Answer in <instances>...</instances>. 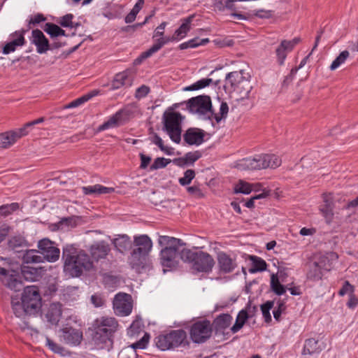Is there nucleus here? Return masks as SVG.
I'll return each mask as SVG.
<instances>
[{
    "label": "nucleus",
    "mask_w": 358,
    "mask_h": 358,
    "mask_svg": "<svg viewBox=\"0 0 358 358\" xmlns=\"http://www.w3.org/2000/svg\"><path fill=\"white\" fill-rule=\"evenodd\" d=\"M59 27L55 24L47 22L43 27V30L49 34L51 38H56L58 37Z\"/></svg>",
    "instance_id": "obj_55"
},
{
    "label": "nucleus",
    "mask_w": 358,
    "mask_h": 358,
    "mask_svg": "<svg viewBox=\"0 0 358 358\" xmlns=\"http://www.w3.org/2000/svg\"><path fill=\"white\" fill-rule=\"evenodd\" d=\"M241 78L240 73L237 71L230 72L227 74L225 85L230 86L231 88L234 87L239 82Z\"/></svg>",
    "instance_id": "obj_49"
},
{
    "label": "nucleus",
    "mask_w": 358,
    "mask_h": 358,
    "mask_svg": "<svg viewBox=\"0 0 358 358\" xmlns=\"http://www.w3.org/2000/svg\"><path fill=\"white\" fill-rule=\"evenodd\" d=\"M350 56L348 50L342 51L339 55L332 62L329 69L331 71H334L345 62Z\"/></svg>",
    "instance_id": "obj_44"
},
{
    "label": "nucleus",
    "mask_w": 358,
    "mask_h": 358,
    "mask_svg": "<svg viewBox=\"0 0 358 358\" xmlns=\"http://www.w3.org/2000/svg\"><path fill=\"white\" fill-rule=\"evenodd\" d=\"M248 320V316L245 310H241L238 313L236 319L235 324L231 327V331L233 334L237 333L240 329L243 328L245 322Z\"/></svg>",
    "instance_id": "obj_39"
},
{
    "label": "nucleus",
    "mask_w": 358,
    "mask_h": 358,
    "mask_svg": "<svg viewBox=\"0 0 358 358\" xmlns=\"http://www.w3.org/2000/svg\"><path fill=\"white\" fill-rule=\"evenodd\" d=\"M253 15L257 17L262 19H267L270 18L272 15L271 10H264V9H259L253 10Z\"/></svg>",
    "instance_id": "obj_60"
},
{
    "label": "nucleus",
    "mask_w": 358,
    "mask_h": 358,
    "mask_svg": "<svg viewBox=\"0 0 358 358\" xmlns=\"http://www.w3.org/2000/svg\"><path fill=\"white\" fill-rule=\"evenodd\" d=\"M147 257V255L138 252L136 250L134 249L129 257V263L132 268L138 271L145 267Z\"/></svg>",
    "instance_id": "obj_23"
},
{
    "label": "nucleus",
    "mask_w": 358,
    "mask_h": 358,
    "mask_svg": "<svg viewBox=\"0 0 358 358\" xmlns=\"http://www.w3.org/2000/svg\"><path fill=\"white\" fill-rule=\"evenodd\" d=\"M150 92V88L146 85H141L136 89L135 97L137 99H141L145 97Z\"/></svg>",
    "instance_id": "obj_61"
},
{
    "label": "nucleus",
    "mask_w": 358,
    "mask_h": 358,
    "mask_svg": "<svg viewBox=\"0 0 358 358\" xmlns=\"http://www.w3.org/2000/svg\"><path fill=\"white\" fill-rule=\"evenodd\" d=\"M64 272L69 278L79 277L84 271L90 270L93 264L90 257L82 252H78L72 245L63 249Z\"/></svg>",
    "instance_id": "obj_1"
},
{
    "label": "nucleus",
    "mask_w": 358,
    "mask_h": 358,
    "mask_svg": "<svg viewBox=\"0 0 358 358\" xmlns=\"http://www.w3.org/2000/svg\"><path fill=\"white\" fill-rule=\"evenodd\" d=\"M233 317L227 313H222L216 317L213 320L212 327L213 326L216 334L223 333L231 324Z\"/></svg>",
    "instance_id": "obj_22"
},
{
    "label": "nucleus",
    "mask_w": 358,
    "mask_h": 358,
    "mask_svg": "<svg viewBox=\"0 0 358 358\" xmlns=\"http://www.w3.org/2000/svg\"><path fill=\"white\" fill-rule=\"evenodd\" d=\"M182 249L180 247H176L173 248H163L160 252V259L161 264L164 267V272L166 271L165 268H173L178 263V257H180V252Z\"/></svg>",
    "instance_id": "obj_11"
},
{
    "label": "nucleus",
    "mask_w": 358,
    "mask_h": 358,
    "mask_svg": "<svg viewBox=\"0 0 358 358\" xmlns=\"http://www.w3.org/2000/svg\"><path fill=\"white\" fill-rule=\"evenodd\" d=\"M194 17V15H192L185 18L182 20V23L181 24L180 27L175 31V35L177 36L179 41L185 38L188 31L190 30L191 23L193 20Z\"/></svg>",
    "instance_id": "obj_34"
},
{
    "label": "nucleus",
    "mask_w": 358,
    "mask_h": 358,
    "mask_svg": "<svg viewBox=\"0 0 358 358\" xmlns=\"http://www.w3.org/2000/svg\"><path fill=\"white\" fill-rule=\"evenodd\" d=\"M323 270L319 266L315 261L309 264V270L307 273V277L308 279L317 281L322 279L323 275Z\"/></svg>",
    "instance_id": "obj_36"
},
{
    "label": "nucleus",
    "mask_w": 358,
    "mask_h": 358,
    "mask_svg": "<svg viewBox=\"0 0 358 358\" xmlns=\"http://www.w3.org/2000/svg\"><path fill=\"white\" fill-rule=\"evenodd\" d=\"M132 79L128 76L127 72H121L115 75L112 84V90H117L123 86H131Z\"/></svg>",
    "instance_id": "obj_28"
},
{
    "label": "nucleus",
    "mask_w": 358,
    "mask_h": 358,
    "mask_svg": "<svg viewBox=\"0 0 358 358\" xmlns=\"http://www.w3.org/2000/svg\"><path fill=\"white\" fill-rule=\"evenodd\" d=\"M38 247L41 250V255L44 257V259L50 262L57 261L59 257V249L55 246V243L48 238L41 240L38 243Z\"/></svg>",
    "instance_id": "obj_12"
},
{
    "label": "nucleus",
    "mask_w": 358,
    "mask_h": 358,
    "mask_svg": "<svg viewBox=\"0 0 358 358\" xmlns=\"http://www.w3.org/2000/svg\"><path fill=\"white\" fill-rule=\"evenodd\" d=\"M203 152L200 150H196L194 152H189L185 155V159L188 165H192L195 162L202 157Z\"/></svg>",
    "instance_id": "obj_54"
},
{
    "label": "nucleus",
    "mask_w": 358,
    "mask_h": 358,
    "mask_svg": "<svg viewBox=\"0 0 358 358\" xmlns=\"http://www.w3.org/2000/svg\"><path fill=\"white\" fill-rule=\"evenodd\" d=\"M122 117L121 112H117L110 119L99 127V131H103L108 128H112L117 126L118 122L120 121Z\"/></svg>",
    "instance_id": "obj_41"
},
{
    "label": "nucleus",
    "mask_w": 358,
    "mask_h": 358,
    "mask_svg": "<svg viewBox=\"0 0 358 358\" xmlns=\"http://www.w3.org/2000/svg\"><path fill=\"white\" fill-rule=\"evenodd\" d=\"M62 314V304L59 303H53L50 304L45 316L50 324L56 325L59 322Z\"/></svg>",
    "instance_id": "obj_26"
},
{
    "label": "nucleus",
    "mask_w": 358,
    "mask_h": 358,
    "mask_svg": "<svg viewBox=\"0 0 358 358\" xmlns=\"http://www.w3.org/2000/svg\"><path fill=\"white\" fill-rule=\"evenodd\" d=\"M187 192L189 194L197 197V198H201L203 196V194L202 193L200 188L196 185H193L191 187H187Z\"/></svg>",
    "instance_id": "obj_63"
},
{
    "label": "nucleus",
    "mask_w": 358,
    "mask_h": 358,
    "mask_svg": "<svg viewBox=\"0 0 358 358\" xmlns=\"http://www.w3.org/2000/svg\"><path fill=\"white\" fill-rule=\"evenodd\" d=\"M61 341L70 345H78L83 339V332L71 327H65L61 329Z\"/></svg>",
    "instance_id": "obj_14"
},
{
    "label": "nucleus",
    "mask_w": 358,
    "mask_h": 358,
    "mask_svg": "<svg viewBox=\"0 0 358 358\" xmlns=\"http://www.w3.org/2000/svg\"><path fill=\"white\" fill-rule=\"evenodd\" d=\"M42 273V268H34L32 266H23L22 274L27 281H37Z\"/></svg>",
    "instance_id": "obj_30"
},
{
    "label": "nucleus",
    "mask_w": 358,
    "mask_h": 358,
    "mask_svg": "<svg viewBox=\"0 0 358 358\" xmlns=\"http://www.w3.org/2000/svg\"><path fill=\"white\" fill-rule=\"evenodd\" d=\"M273 305L274 302L273 301H267L266 303L261 306L262 315L266 322H270L271 321L270 310L273 307Z\"/></svg>",
    "instance_id": "obj_50"
},
{
    "label": "nucleus",
    "mask_w": 358,
    "mask_h": 358,
    "mask_svg": "<svg viewBox=\"0 0 358 358\" xmlns=\"http://www.w3.org/2000/svg\"><path fill=\"white\" fill-rule=\"evenodd\" d=\"M281 164V159L273 154L256 155L241 159L237 164L241 170H261L267 168L275 169Z\"/></svg>",
    "instance_id": "obj_4"
},
{
    "label": "nucleus",
    "mask_w": 358,
    "mask_h": 358,
    "mask_svg": "<svg viewBox=\"0 0 358 358\" xmlns=\"http://www.w3.org/2000/svg\"><path fill=\"white\" fill-rule=\"evenodd\" d=\"M46 345L51 351L56 354L62 356H65L68 354V351L64 347L55 343L48 337H46Z\"/></svg>",
    "instance_id": "obj_45"
},
{
    "label": "nucleus",
    "mask_w": 358,
    "mask_h": 358,
    "mask_svg": "<svg viewBox=\"0 0 358 358\" xmlns=\"http://www.w3.org/2000/svg\"><path fill=\"white\" fill-rule=\"evenodd\" d=\"M194 177V171L192 169H187L186 171H185L184 176L179 178V183L182 186L187 185L191 183Z\"/></svg>",
    "instance_id": "obj_53"
},
{
    "label": "nucleus",
    "mask_w": 358,
    "mask_h": 358,
    "mask_svg": "<svg viewBox=\"0 0 358 358\" xmlns=\"http://www.w3.org/2000/svg\"><path fill=\"white\" fill-rule=\"evenodd\" d=\"M157 347L161 350H173L178 348H189L190 341L187 332L182 329L171 330L155 338Z\"/></svg>",
    "instance_id": "obj_3"
},
{
    "label": "nucleus",
    "mask_w": 358,
    "mask_h": 358,
    "mask_svg": "<svg viewBox=\"0 0 358 358\" xmlns=\"http://www.w3.org/2000/svg\"><path fill=\"white\" fill-rule=\"evenodd\" d=\"M25 245L26 241L21 236H14L11 237L8 241V248L16 251H17L18 248H22Z\"/></svg>",
    "instance_id": "obj_43"
},
{
    "label": "nucleus",
    "mask_w": 358,
    "mask_h": 358,
    "mask_svg": "<svg viewBox=\"0 0 358 358\" xmlns=\"http://www.w3.org/2000/svg\"><path fill=\"white\" fill-rule=\"evenodd\" d=\"M110 250L109 244L104 241L95 242L90 248L92 258L96 261L106 258Z\"/></svg>",
    "instance_id": "obj_20"
},
{
    "label": "nucleus",
    "mask_w": 358,
    "mask_h": 358,
    "mask_svg": "<svg viewBox=\"0 0 358 358\" xmlns=\"http://www.w3.org/2000/svg\"><path fill=\"white\" fill-rule=\"evenodd\" d=\"M31 42L36 45V51L39 54L45 53L50 49L48 39L40 29L32 30Z\"/></svg>",
    "instance_id": "obj_16"
},
{
    "label": "nucleus",
    "mask_w": 358,
    "mask_h": 358,
    "mask_svg": "<svg viewBox=\"0 0 358 358\" xmlns=\"http://www.w3.org/2000/svg\"><path fill=\"white\" fill-rule=\"evenodd\" d=\"M171 162L170 159L164 157H157L152 164L150 166V171H155L159 169L165 168Z\"/></svg>",
    "instance_id": "obj_51"
},
{
    "label": "nucleus",
    "mask_w": 358,
    "mask_h": 358,
    "mask_svg": "<svg viewBox=\"0 0 358 358\" xmlns=\"http://www.w3.org/2000/svg\"><path fill=\"white\" fill-rule=\"evenodd\" d=\"M24 30L15 31L10 35L11 41L7 43L3 48L2 52L4 55L10 54L15 51L17 47L22 46L25 44Z\"/></svg>",
    "instance_id": "obj_18"
},
{
    "label": "nucleus",
    "mask_w": 358,
    "mask_h": 358,
    "mask_svg": "<svg viewBox=\"0 0 358 358\" xmlns=\"http://www.w3.org/2000/svg\"><path fill=\"white\" fill-rule=\"evenodd\" d=\"M134 245L136 246V250L138 252H142L148 255L152 246L151 239L147 235H141L134 237Z\"/></svg>",
    "instance_id": "obj_24"
},
{
    "label": "nucleus",
    "mask_w": 358,
    "mask_h": 358,
    "mask_svg": "<svg viewBox=\"0 0 358 358\" xmlns=\"http://www.w3.org/2000/svg\"><path fill=\"white\" fill-rule=\"evenodd\" d=\"M24 129L20 128L15 131H10L0 134V148H7L17 141V139L26 136Z\"/></svg>",
    "instance_id": "obj_19"
},
{
    "label": "nucleus",
    "mask_w": 358,
    "mask_h": 358,
    "mask_svg": "<svg viewBox=\"0 0 358 358\" xmlns=\"http://www.w3.org/2000/svg\"><path fill=\"white\" fill-rule=\"evenodd\" d=\"M291 51V49L287 45L285 41L282 40L275 49L277 62L280 65L284 64L287 53Z\"/></svg>",
    "instance_id": "obj_38"
},
{
    "label": "nucleus",
    "mask_w": 358,
    "mask_h": 358,
    "mask_svg": "<svg viewBox=\"0 0 358 358\" xmlns=\"http://www.w3.org/2000/svg\"><path fill=\"white\" fill-rule=\"evenodd\" d=\"M113 244L117 250L123 253L131 246L130 238L127 235H120L113 240Z\"/></svg>",
    "instance_id": "obj_35"
},
{
    "label": "nucleus",
    "mask_w": 358,
    "mask_h": 358,
    "mask_svg": "<svg viewBox=\"0 0 358 358\" xmlns=\"http://www.w3.org/2000/svg\"><path fill=\"white\" fill-rule=\"evenodd\" d=\"M229 112V106L226 102L222 101L220 106L219 113H215L213 112V117L217 122H220L222 119L227 117Z\"/></svg>",
    "instance_id": "obj_48"
},
{
    "label": "nucleus",
    "mask_w": 358,
    "mask_h": 358,
    "mask_svg": "<svg viewBox=\"0 0 358 358\" xmlns=\"http://www.w3.org/2000/svg\"><path fill=\"white\" fill-rule=\"evenodd\" d=\"M213 82V80L211 78H203L195 83L186 87L184 90L185 91H194L197 90L199 89L204 88L207 86H208L211 83Z\"/></svg>",
    "instance_id": "obj_47"
},
{
    "label": "nucleus",
    "mask_w": 358,
    "mask_h": 358,
    "mask_svg": "<svg viewBox=\"0 0 358 358\" xmlns=\"http://www.w3.org/2000/svg\"><path fill=\"white\" fill-rule=\"evenodd\" d=\"M180 259L185 262L192 263V268L198 273H208L215 265L213 257L203 251L194 252L190 249L182 248Z\"/></svg>",
    "instance_id": "obj_2"
},
{
    "label": "nucleus",
    "mask_w": 358,
    "mask_h": 358,
    "mask_svg": "<svg viewBox=\"0 0 358 358\" xmlns=\"http://www.w3.org/2000/svg\"><path fill=\"white\" fill-rule=\"evenodd\" d=\"M212 331V324L209 320H199L193 323L190 327V338L194 343H203L210 338Z\"/></svg>",
    "instance_id": "obj_7"
},
{
    "label": "nucleus",
    "mask_w": 358,
    "mask_h": 358,
    "mask_svg": "<svg viewBox=\"0 0 358 358\" xmlns=\"http://www.w3.org/2000/svg\"><path fill=\"white\" fill-rule=\"evenodd\" d=\"M74 16L73 14H66L59 18L58 23L63 27L73 28V19Z\"/></svg>",
    "instance_id": "obj_57"
},
{
    "label": "nucleus",
    "mask_w": 358,
    "mask_h": 358,
    "mask_svg": "<svg viewBox=\"0 0 358 358\" xmlns=\"http://www.w3.org/2000/svg\"><path fill=\"white\" fill-rule=\"evenodd\" d=\"M41 298L38 289L35 286H27L24 288L22 303L25 313L31 314L40 307Z\"/></svg>",
    "instance_id": "obj_8"
},
{
    "label": "nucleus",
    "mask_w": 358,
    "mask_h": 358,
    "mask_svg": "<svg viewBox=\"0 0 358 358\" xmlns=\"http://www.w3.org/2000/svg\"><path fill=\"white\" fill-rule=\"evenodd\" d=\"M158 243L162 247H164V248H173L185 245L182 240L168 236H160Z\"/></svg>",
    "instance_id": "obj_31"
},
{
    "label": "nucleus",
    "mask_w": 358,
    "mask_h": 358,
    "mask_svg": "<svg viewBox=\"0 0 358 358\" xmlns=\"http://www.w3.org/2000/svg\"><path fill=\"white\" fill-rule=\"evenodd\" d=\"M151 142L157 145L165 154L171 155L173 153V148L164 146L162 139L157 134H154L151 138Z\"/></svg>",
    "instance_id": "obj_46"
},
{
    "label": "nucleus",
    "mask_w": 358,
    "mask_h": 358,
    "mask_svg": "<svg viewBox=\"0 0 358 358\" xmlns=\"http://www.w3.org/2000/svg\"><path fill=\"white\" fill-rule=\"evenodd\" d=\"M22 261L24 264L43 262L44 257L41 255L36 250H26L22 255Z\"/></svg>",
    "instance_id": "obj_32"
},
{
    "label": "nucleus",
    "mask_w": 358,
    "mask_h": 358,
    "mask_svg": "<svg viewBox=\"0 0 358 358\" xmlns=\"http://www.w3.org/2000/svg\"><path fill=\"white\" fill-rule=\"evenodd\" d=\"M250 259L252 261V266L249 269L250 273L257 272H262L266 270L267 264L266 262L261 257L257 256H250Z\"/></svg>",
    "instance_id": "obj_37"
},
{
    "label": "nucleus",
    "mask_w": 358,
    "mask_h": 358,
    "mask_svg": "<svg viewBox=\"0 0 358 358\" xmlns=\"http://www.w3.org/2000/svg\"><path fill=\"white\" fill-rule=\"evenodd\" d=\"M178 38L175 33L171 36L161 37L158 38L155 44H153L145 53V57H151L153 54L159 51L164 45L169 42L178 41Z\"/></svg>",
    "instance_id": "obj_27"
},
{
    "label": "nucleus",
    "mask_w": 358,
    "mask_h": 358,
    "mask_svg": "<svg viewBox=\"0 0 358 358\" xmlns=\"http://www.w3.org/2000/svg\"><path fill=\"white\" fill-rule=\"evenodd\" d=\"M217 266L220 273H230L237 267L236 259L224 252L217 253Z\"/></svg>",
    "instance_id": "obj_15"
},
{
    "label": "nucleus",
    "mask_w": 358,
    "mask_h": 358,
    "mask_svg": "<svg viewBox=\"0 0 358 358\" xmlns=\"http://www.w3.org/2000/svg\"><path fill=\"white\" fill-rule=\"evenodd\" d=\"M214 43L217 45H218L220 48L223 47H230L232 46L234 43V41L231 39H221V38H216L213 41Z\"/></svg>",
    "instance_id": "obj_62"
},
{
    "label": "nucleus",
    "mask_w": 358,
    "mask_h": 358,
    "mask_svg": "<svg viewBox=\"0 0 358 358\" xmlns=\"http://www.w3.org/2000/svg\"><path fill=\"white\" fill-rule=\"evenodd\" d=\"M322 350V348L319 345L317 340L315 338H308L305 341L303 354V355H313L318 353Z\"/></svg>",
    "instance_id": "obj_33"
},
{
    "label": "nucleus",
    "mask_w": 358,
    "mask_h": 358,
    "mask_svg": "<svg viewBox=\"0 0 358 358\" xmlns=\"http://www.w3.org/2000/svg\"><path fill=\"white\" fill-rule=\"evenodd\" d=\"M338 258V256L336 253L331 252L320 256L315 262L324 271H329L333 267V263Z\"/></svg>",
    "instance_id": "obj_25"
},
{
    "label": "nucleus",
    "mask_w": 358,
    "mask_h": 358,
    "mask_svg": "<svg viewBox=\"0 0 358 358\" xmlns=\"http://www.w3.org/2000/svg\"><path fill=\"white\" fill-rule=\"evenodd\" d=\"M242 310H245V312L248 316V319H250L255 316L256 313L258 311V308L257 306L252 305V303L250 301L247 304L246 307Z\"/></svg>",
    "instance_id": "obj_58"
},
{
    "label": "nucleus",
    "mask_w": 358,
    "mask_h": 358,
    "mask_svg": "<svg viewBox=\"0 0 358 358\" xmlns=\"http://www.w3.org/2000/svg\"><path fill=\"white\" fill-rule=\"evenodd\" d=\"M252 192V186L250 183L241 181L235 187V192L248 194Z\"/></svg>",
    "instance_id": "obj_56"
},
{
    "label": "nucleus",
    "mask_w": 358,
    "mask_h": 358,
    "mask_svg": "<svg viewBox=\"0 0 358 358\" xmlns=\"http://www.w3.org/2000/svg\"><path fill=\"white\" fill-rule=\"evenodd\" d=\"M94 330L93 340L97 343L112 342L113 334L117 330L118 323L112 317H100L96 318L92 324Z\"/></svg>",
    "instance_id": "obj_5"
},
{
    "label": "nucleus",
    "mask_w": 358,
    "mask_h": 358,
    "mask_svg": "<svg viewBox=\"0 0 358 358\" xmlns=\"http://www.w3.org/2000/svg\"><path fill=\"white\" fill-rule=\"evenodd\" d=\"M205 131L198 128H189L183 134L184 141L189 145H200L204 141Z\"/></svg>",
    "instance_id": "obj_17"
},
{
    "label": "nucleus",
    "mask_w": 358,
    "mask_h": 358,
    "mask_svg": "<svg viewBox=\"0 0 358 358\" xmlns=\"http://www.w3.org/2000/svg\"><path fill=\"white\" fill-rule=\"evenodd\" d=\"M82 190L85 195H99L112 193L115 191V189L113 187H104L101 185L97 184L92 186L83 187Z\"/></svg>",
    "instance_id": "obj_29"
},
{
    "label": "nucleus",
    "mask_w": 358,
    "mask_h": 358,
    "mask_svg": "<svg viewBox=\"0 0 358 358\" xmlns=\"http://www.w3.org/2000/svg\"><path fill=\"white\" fill-rule=\"evenodd\" d=\"M113 309L117 316H127L132 310V301L131 295L125 293H119L113 299Z\"/></svg>",
    "instance_id": "obj_10"
},
{
    "label": "nucleus",
    "mask_w": 358,
    "mask_h": 358,
    "mask_svg": "<svg viewBox=\"0 0 358 358\" xmlns=\"http://www.w3.org/2000/svg\"><path fill=\"white\" fill-rule=\"evenodd\" d=\"M118 358H136V354L132 350L124 349L118 354Z\"/></svg>",
    "instance_id": "obj_64"
},
{
    "label": "nucleus",
    "mask_w": 358,
    "mask_h": 358,
    "mask_svg": "<svg viewBox=\"0 0 358 358\" xmlns=\"http://www.w3.org/2000/svg\"><path fill=\"white\" fill-rule=\"evenodd\" d=\"M0 280L6 287L15 292H20L24 287L18 274H9L8 271L2 267H0Z\"/></svg>",
    "instance_id": "obj_13"
},
{
    "label": "nucleus",
    "mask_w": 358,
    "mask_h": 358,
    "mask_svg": "<svg viewBox=\"0 0 358 358\" xmlns=\"http://www.w3.org/2000/svg\"><path fill=\"white\" fill-rule=\"evenodd\" d=\"M187 108L193 113L207 115L208 118L213 114L210 98L208 96H198L189 99Z\"/></svg>",
    "instance_id": "obj_9"
},
{
    "label": "nucleus",
    "mask_w": 358,
    "mask_h": 358,
    "mask_svg": "<svg viewBox=\"0 0 358 358\" xmlns=\"http://www.w3.org/2000/svg\"><path fill=\"white\" fill-rule=\"evenodd\" d=\"M271 288L277 295H282L286 292L285 287L280 284L278 278L273 273L271 277Z\"/></svg>",
    "instance_id": "obj_42"
},
{
    "label": "nucleus",
    "mask_w": 358,
    "mask_h": 358,
    "mask_svg": "<svg viewBox=\"0 0 358 358\" xmlns=\"http://www.w3.org/2000/svg\"><path fill=\"white\" fill-rule=\"evenodd\" d=\"M18 208L19 205L17 203L2 205L0 206V216L6 217L17 210Z\"/></svg>",
    "instance_id": "obj_52"
},
{
    "label": "nucleus",
    "mask_w": 358,
    "mask_h": 358,
    "mask_svg": "<svg viewBox=\"0 0 358 358\" xmlns=\"http://www.w3.org/2000/svg\"><path fill=\"white\" fill-rule=\"evenodd\" d=\"M324 204L320 206V210L324 217L327 223L331 222L334 218V203L331 194H323Z\"/></svg>",
    "instance_id": "obj_21"
},
{
    "label": "nucleus",
    "mask_w": 358,
    "mask_h": 358,
    "mask_svg": "<svg viewBox=\"0 0 358 358\" xmlns=\"http://www.w3.org/2000/svg\"><path fill=\"white\" fill-rule=\"evenodd\" d=\"M163 119L164 131L173 142L179 143L181 140L182 116L178 112H170L165 113Z\"/></svg>",
    "instance_id": "obj_6"
},
{
    "label": "nucleus",
    "mask_w": 358,
    "mask_h": 358,
    "mask_svg": "<svg viewBox=\"0 0 358 358\" xmlns=\"http://www.w3.org/2000/svg\"><path fill=\"white\" fill-rule=\"evenodd\" d=\"M149 341V335L145 334L144 336L136 343L132 344L131 347L133 349H144L146 348V345Z\"/></svg>",
    "instance_id": "obj_59"
},
{
    "label": "nucleus",
    "mask_w": 358,
    "mask_h": 358,
    "mask_svg": "<svg viewBox=\"0 0 358 358\" xmlns=\"http://www.w3.org/2000/svg\"><path fill=\"white\" fill-rule=\"evenodd\" d=\"M208 42H209L208 38L200 39L199 38L196 37V38H192L187 42L180 44L179 48L180 50H185L187 48H196L199 45H204L207 44Z\"/></svg>",
    "instance_id": "obj_40"
}]
</instances>
